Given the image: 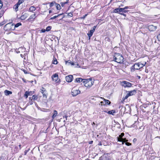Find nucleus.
Listing matches in <instances>:
<instances>
[{"label":"nucleus","mask_w":160,"mask_h":160,"mask_svg":"<svg viewBox=\"0 0 160 160\" xmlns=\"http://www.w3.org/2000/svg\"><path fill=\"white\" fill-rule=\"evenodd\" d=\"M31 98V97H29V99L31 100V101H32V99H31V98Z\"/></svg>","instance_id":"63"},{"label":"nucleus","mask_w":160,"mask_h":160,"mask_svg":"<svg viewBox=\"0 0 160 160\" xmlns=\"http://www.w3.org/2000/svg\"><path fill=\"white\" fill-rule=\"evenodd\" d=\"M4 12L3 11H1L0 12V17H1L3 15Z\"/></svg>","instance_id":"41"},{"label":"nucleus","mask_w":160,"mask_h":160,"mask_svg":"<svg viewBox=\"0 0 160 160\" xmlns=\"http://www.w3.org/2000/svg\"><path fill=\"white\" fill-rule=\"evenodd\" d=\"M32 99L34 100H36L38 99V96L35 95H34L32 97Z\"/></svg>","instance_id":"27"},{"label":"nucleus","mask_w":160,"mask_h":160,"mask_svg":"<svg viewBox=\"0 0 160 160\" xmlns=\"http://www.w3.org/2000/svg\"><path fill=\"white\" fill-rule=\"evenodd\" d=\"M29 150V149H28V150H26L25 151L24 153V155H26L27 154Z\"/></svg>","instance_id":"46"},{"label":"nucleus","mask_w":160,"mask_h":160,"mask_svg":"<svg viewBox=\"0 0 160 160\" xmlns=\"http://www.w3.org/2000/svg\"><path fill=\"white\" fill-rule=\"evenodd\" d=\"M134 8V7L133 6H129V7L126 6L124 8L125 9H131V8Z\"/></svg>","instance_id":"32"},{"label":"nucleus","mask_w":160,"mask_h":160,"mask_svg":"<svg viewBox=\"0 0 160 160\" xmlns=\"http://www.w3.org/2000/svg\"><path fill=\"white\" fill-rule=\"evenodd\" d=\"M136 66L135 64H134V65L132 66V67L131 68V71L132 72H134L135 69H136L135 68Z\"/></svg>","instance_id":"24"},{"label":"nucleus","mask_w":160,"mask_h":160,"mask_svg":"<svg viewBox=\"0 0 160 160\" xmlns=\"http://www.w3.org/2000/svg\"><path fill=\"white\" fill-rule=\"evenodd\" d=\"M129 96H130L128 95V93L123 98V100L124 101L125 99H127Z\"/></svg>","instance_id":"33"},{"label":"nucleus","mask_w":160,"mask_h":160,"mask_svg":"<svg viewBox=\"0 0 160 160\" xmlns=\"http://www.w3.org/2000/svg\"><path fill=\"white\" fill-rule=\"evenodd\" d=\"M29 103L30 105H32L33 104V102L32 101H30Z\"/></svg>","instance_id":"55"},{"label":"nucleus","mask_w":160,"mask_h":160,"mask_svg":"<svg viewBox=\"0 0 160 160\" xmlns=\"http://www.w3.org/2000/svg\"><path fill=\"white\" fill-rule=\"evenodd\" d=\"M101 98L102 99L103 101L105 102V104H103V105H110L111 104V102L108 100H107L104 98Z\"/></svg>","instance_id":"14"},{"label":"nucleus","mask_w":160,"mask_h":160,"mask_svg":"<svg viewBox=\"0 0 160 160\" xmlns=\"http://www.w3.org/2000/svg\"><path fill=\"white\" fill-rule=\"evenodd\" d=\"M115 112V111L113 110H112L110 111H109L107 113L109 114H112L113 115V113H114Z\"/></svg>","instance_id":"22"},{"label":"nucleus","mask_w":160,"mask_h":160,"mask_svg":"<svg viewBox=\"0 0 160 160\" xmlns=\"http://www.w3.org/2000/svg\"><path fill=\"white\" fill-rule=\"evenodd\" d=\"M114 12L115 13H121V12H122L124 13L128 12L129 11V10H125L124 8H117L115 9L114 10Z\"/></svg>","instance_id":"4"},{"label":"nucleus","mask_w":160,"mask_h":160,"mask_svg":"<svg viewBox=\"0 0 160 160\" xmlns=\"http://www.w3.org/2000/svg\"><path fill=\"white\" fill-rule=\"evenodd\" d=\"M52 80L55 82H56L58 79V75L57 73H55L52 76Z\"/></svg>","instance_id":"11"},{"label":"nucleus","mask_w":160,"mask_h":160,"mask_svg":"<svg viewBox=\"0 0 160 160\" xmlns=\"http://www.w3.org/2000/svg\"><path fill=\"white\" fill-rule=\"evenodd\" d=\"M51 12H52V11H51V10H50L49 11V13H51Z\"/></svg>","instance_id":"60"},{"label":"nucleus","mask_w":160,"mask_h":160,"mask_svg":"<svg viewBox=\"0 0 160 160\" xmlns=\"http://www.w3.org/2000/svg\"><path fill=\"white\" fill-rule=\"evenodd\" d=\"M66 81L68 82H71L73 79V77L72 75H69L66 77Z\"/></svg>","instance_id":"9"},{"label":"nucleus","mask_w":160,"mask_h":160,"mask_svg":"<svg viewBox=\"0 0 160 160\" xmlns=\"http://www.w3.org/2000/svg\"><path fill=\"white\" fill-rule=\"evenodd\" d=\"M54 3H56V2H52L50 4V7H52L53 6H54V5H55Z\"/></svg>","instance_id":"39"},{"label":"nucleus","mask_w":160,"mask_h":160,"mask_svg":"<svg viewBox=\"0 0 160 160\" xmlns=\"http://www.w3.org/2000/svg\"><path fill=\"white\" fill-rule=\"evenodd\" d=\"M136 68H135L137 70L139 69L140 68H142V65H141L140 62H138L135 63Z\"/></svg>","instance_id":"13"},{"label":"nucleus","mask_w":160,"mask_h":160,"mask_svg":"<svg viewBox=\"0 0 160 160\" xmlns=\"http://www.w3.org/2000/svg\"><path fill=\"white\" fill-rule=\"evenodd\" d=\"M15 149H16V152H18L19 151V149H18V147H15Z\"/></svg>","instance_id":"47"},{"label":"nucleus","mask_w":160,"mask_h":160,"mask_svg":"<svg viewBox=\"0 0 160 160\" xmlns=\"http://www.w3.org/2000/svg\"><path fill=\"white\" fill-rule=\"evenodd\" d=\"M99 160H111L110 158L109 157L107 156H105V158H103L102 157L100 158Z\"/></svg>","instance_id":"16"},{"label":"nucleus","mask_w":160,"mask_h":160,"mask_svg":"<svg viewBox=\"0 0 160 160\" xmlns=\"http://www.w3.org/2000/svg\"><path fill=\"white\" fill-rule=\"evenodd\" d=\"M31 93V92H28L26 91L25 92V94H24V97H25L26 98H27L28 96L29 95V93Z\"/></svg>","instance_id":"19"},{"label":"nucleus","mask_w":160,"mask_h":160,"mask_svg":"<svg viewBox=\"0 0 160 160\" xmlns=\"http://www.w3.org/2000/svg\"><path fill=\"white\" fill-rule=\"evenodd\" d=\"M23 72H24L25 73H27V72L26 70H24Z\"/></svg>","instance_id":"56"},{"label":"nucleus","mask_w":160,"mask_h":160,"mask_svg":"<svg viewBox=\"0 0 160 160\" xmlns=\"http://www.w3.org/2000/svg\"><path fill=\"white\" fill-rule=\"evenodd\" d=\"M19 5H18L17 3L14 5V8H15L16 11H17L18 10V7Z\"/></svg>","instance_id":"30"},{"label":"nucleus","mask_w":160,"mask_h":160,"mask_svg":"<svg viewBox=\"0 0 160 160\" xmlns=\"http://www.w3.org/2000/svg\"><path fill=\"white\" fill-rule=\"evenodd\" d=\"M146 63V62H145V63H141V65H142V67H143L144 66Z\"/></svg>","instance_id":"49"},{"label":"nucleus","mask_w":160,"mask_h":160,"mask_svg":"<svg viewBox=\"0 0 160 160\" xmlns=\"http://www.w3.org/2000/svg\"><path fill=\"white\" fill-rule=\"evenodd\" d=\"M32 94V92H31V93H29V95H31Z\"/></svg>","instance_id":"59"},{"label":"nucleus","mask_w":160,"mask_h":160,"mask_svg":"<svg viewBox=\"0 0 160 160\" xmlns=\"http://www.w3.org/2000/svg\"><path fill=\"white\" fill-rule=\"evenodd\" d=\"M19 149H21V145H19Z\"/></svg>","instance_id":"61"},{"label":"nucleus","mask_w":160,"mask_h":160,"mask_svg":"<svg viewBox=\"0 0 160 160\" xmlns=\"http://www.w3.org/2000/svg\"><path fill=\"white\" fill-rule=\"evenodd\" d=\"M24 2V0H19L18 2L17 3L18 5H20Z\"/></svg>","instance_id":"35"},{"label":"nucleus","mask_w":160,"mask_h":160,"mask_svg":"<svg viewBox=\"0 0 160 160\" xmlns=\"http://www.w3.org/2000/svg\"><path fill=\"white\" fill-rule=\"evenodd\" d=\"M40 92L42 94L43 98H46L48 95V93L46 89L43 87H42V88L40 89Z\"/></svg>","instance_id":"6"},{"label":"nucleus","mask_w":160,"mask_h":160,"mask_svg":"<svg viewBox=\"0 0 160 160\" xmlns=\"http://www.w3.org/2000/svg\"><path fill=\"white\" fill-rule=\"evenodd\" d=\"M93 142V141H90V142H89V144H92V143Z\"/></svg>","instance_id":"53"},{"label":"nucleus","mask_w":160,"mask_h":160,"mask_svg":"<svg viewBox=\"0 0 160 160\" xmlns=\"http://www.w3.org/2000/svg\"><path fill=\"white\" fill-rule=\"evenodd\" d=\"M71 65L72 66H73L75 65V64L73 62H71Z\"/></svg>","instance_id":"52"},{"label":"nucleus","mask_w":160,"mask_h":160,"mask_svg":"<svg viewBox=\"0 0 160 160\" xmlns=\"http://www.w3.org/2000/svg\"><path fill=\"white\" fill-rule=\"evenodd\" d=\"M122 144H123L125 142H128V140L127 139L125 138H122Z\"/></svg>","instance_id":"31"},{"label":"nucleus","mask_w":160,"mask_h":160,"mask_svg":"<svg viewBox=\"0 0 160 160\" xmlns=\"http://www.w3.org/2000/svg\"><path fill=\"white\" fill-rule=\"evenodd\" d=\"M137 77H138V79H140V78H141V77H140V76H137Z\"/></svg>","instance_id":"57"},{"label":"nucleus","mask_w":160,"mask_h":160,"mask_svg":"<svg viewBox=\"0 0 160 160\" xmlns=\"http://www.w3.org/2000/svg\"><path fill=\"white\" fill-rule=\"evenodd\" d=\"M86 16H87V14L83 16V18H84L86 17Z\"/></svg>","instance_id":"62"},{"label":"nucleus","mask_w":160,"mask_h":160,"mask_svg":"<svg viewBox=\"0 0 160 160\" xmlns=\"http://www.w3.org/2000/svg\"><path fill=\"white\" fill-rule=\"evenodd\" d=\"M23 54H20V56L22 58H23Z\"/></svg>","instance_id":"58"},{"label":"nucleus","mask_w":160,"mask_h":160,"mask_svg":"<svg viewBox=\"0 0 160 160\" xmlns=\"http://www.w3.org/2000/svg\"><path fill=\"white\" fill-rule=\"evenodd\" d=\"M136 90H134L132 91H129L128 94V95H129L130 96L135 95L136 93Z\"/></svg>","instance_id":"12"},{"label":"nucleus","mask_w":160,"mask_h":160,"mask_svg":"<svg viewBox=\"0 0 160 160\" xmlns=\"http://www.w3.org/2000/svg\"><path fill=\"white\" fill-rule=\"evenodd\" d=\"M80 91L78 89L73 88L72 90L71 93L73 96H76L80 93Z\"/></svg>","instance_id":"5"},{"label":"nucleus","mask_w":160,"mask_h":160,"mask_svg":"<svg viewBox=\"0 0 160 160\" xmlns=\"http://www.w3.org/2000/svg\"><path fill=\"white\" fill-rule=\"evenodd\" d=\"M120 14L122 15H123V16H124L125 17H126V15L125 14L123 13H120Z\"/></svg>","instance_id":"51"},{"label":"nucleus","mask_w":160,"mask_h":160,"mask_svg":"<svg viewBox=\"0 0 160 160\" xmlns=\"http://www.w3.org/2000/svg\"><path fill=\"white\" fill-rule=\"evenodd\" d=\"M58 114V112L56 110H54L53 112V114L52 116V118H54L55 117H56Z\"/></svg>","instance_id":"25"},{"label":"nucleus","mask_w":160,"mask_h":160,"mask_svg":"<svg viewBox=\"0 0 160 160\" xmlns=\"http://www.w3.org/2000/svg\"><path fill=\"white\" fill-rule=\"evenodd\" d=\"M19 50L21 52H25L26 49L24 48L20 47L19 48Z\"/></svg>","instance_id":"23"},{"label":"nucleus","mask_w":160,"mask_h":160,"mask_svg":"<svg viewBox=\"0 0 160 160\" xmlns=\"http://www.w3.org/2000/svg\"><path fill=\"white\" fill-rule=\"evenodd\" d=\"M68 16L72 17L73 16V14L72 13H69L68 15Z\"/></svg>","instance_id":"45"},{"label":"nucleus","mask_w":160,"mask_h":160,"mask_svg":"<svg viewBox=\"0 0 160 160\" xmlns=\"http://www.w3.org/2000/svg\"><path fill=\"white\" fill-rule=\"evenodd\" d=\"M114 61L118 63H122L123 62L124 58L121 54L119 53H115L113 56Z\"/></svg>","instance_id":"1"},{"label":"nucleus","mask_w":160,"mask_h":160,"mask_svg":"<svg viewBox=\"0 0 160 160\" xmlns=\"http://www.w3.org/2000/svg\"><path fill=\"white\" fill-rule=\"evenodd\" d=\"M3 6V3L2 1L0 0V9H1Z\"/></svg>","instance_id":"43"},{"label":"nucleus","mask_w":160,"mask_h":160,"mask_svg":"<svg viewBox=\"0 0 160 160\" xmlns=\"http://www.w3.org/2000/svg\"><path fill=\"white\" fill-rule=\"evenodd\" d=\"M27 14L26 13H24L23 15H22L21 16L20 19L21 20H24L27 18Z\"/></svg>","instance_id":"18"},{"label":"nucleus","mask_w":160,"mask_h":160,"mask_svg":"<svg viewBox=\"0 0 160 160\" xmlns=\"http://www.w3.org/2000/svg\"><path fill=\"white\" fill-rule=\"evenodd\" d=\"M117 139H118V141H119V142H122V138H121L119 137H117Z\"/></svg>","instance_id":"42"},{"label":"nucleus","mask_w":160,"mask_h":160,"mask_svg":"<svg viewBox=\"0 0 160 160\" xmlns=\"http://www.w3.org/2000/svg\"><path fill=\"white\" fill-rule=\"evenodd\" d=\"M4 29L6 31L13 30L15 29L14 24L11 22H9L4 26Z\"/></svg>","instance_id":"2"},{"label":"nucleus","mask_w":160,"mask_h":160,"mask_svg":"<svg viewBox=\"0 0 160 160\" xmlns=\"http://www.w3.org/2000/svg\"><path fill=\"white\" fill-rule=\"evenodd\" d=\"M16 52L17 53H19L20 52V51L19 50V48L17 50H16Z\"/></svg>","instance_id":"48"},{"label":"nucleus","mask_w":160,"mask_h":160,"mask_svg":"<svg viewBox=\"0 0 160 160\" xmlns=\"http://www.w3.org/2000/svg\"><path fill=\"white\" fill-rule=\"evenodd\" d=\"M124 143H125V144L128 146H130L131 145V143H130L129 142H125Z\"/></svg>","instance_id":"38"},{"label":"nucleus","mask_w":160,"mask_h":160,"mask_svg":"<svg viewBox=\"0 0 160 160\" xmlns=\"http://www.w3.org/2000/svg\"><path fill=\"white\" fill-rule=\"evenodd\" d=\"M55 5L56 6V7L57 9L58 10H60L61 8V7L60 4L56 3H54Z\"/></svg>","instance_id":"20"},{"label":"nucleus","mask_w":160,"mask_h":160,"mask_svg":"<svg viewBox=\"0 0 160 160\" xmlns=\"http://www.w3.org/2000/svg\"><path fill=\"white\" fill-rule=\"evenodd\" d=\"M157 38L158 40L160 41V34H159L157 36Z\"/></svg>","instance_id":"44"},{"label":"nucleus","mask_w":160,"mask_h":160,"mask_svg":"<svg viewBox=\"0 0 160 160\" xmlns=\"http://www.w3.org/2000/svg\"><path fill=\"white\" fill-rule=\"evenodd\" d=\"M71 61H70L69 60L66 61V64L68 65H69L71 64Z\"/></svg>","instance_id":"37"},{"label":"nucleus","mask_w":160,"mask_h":160,"mask_svg":"<svg viewBox=\"0 0 160 160\" xmlns=\"http://www.w3.org/2000/svg\"><path fill=\"white\" fill-rule=\"evenodd\" d=\"M4 92L6 96L10 94H12V92L11 91H9L7 90H6L4 91Z\"/></svg>","instance_id":"17"},{"label":"nucleus","mask_w":160,"mask_h":160,"mask_svg":"<svg viewBox=\"0 0 160 160\" xmlns=\"http://www.w3.org/2000/svg\"><path fill=\"white\" fill-rule=\"evenodd\" d=\"M36 10V8L33 6H31L29 9V11L31 12H33L35 11Z\"/></svg>","instance_id":"21"},{"label":"nucleus","mask_w":160,"mask_h":160,"mask_svg":"<svg viewBox=\"0 0 160 160\" xmlns=\"http://www.w3.org/2000/svg\"><path fill=\"white\" fill-rule=\"evenodd\" d=\"M36 14H33L30 16L29 18V19H34L36 17Z\"/></svg>","instance_id":"28"},{"label":"nucleus","mask_w":160,"mask_h":160,"mask_svg":"<svg viewBox=\"0 0 160 160\" xmlns=\"http://www.w3.org/2000/svg\"><path fill=\"white\" fill-rule=\"evenodd\" d=\"M84 79H83L81 78H77L76 79L75 81V82H83Z\"/></svg>","instance_id":"15"},{"label":"nucleus","mask_w":160,"mask_h":160,"mask_svg":"<svg viewBox=\"0 0 160 160\" xmlns=\"http://www.w3.org/2000/svg\"><path fill=\"white\" fill-rule=\"evenodd\" d=\"M124 133L122 132L121 133L120 135H119V137L121 138H122L124 136Z\"/></svg>","instance_id":"40"},{"label":"nucleus","mask_w":160,"mask_h":160,"mask_svg":"<svg viewBox=\"0 0 160 160\" xmlns=\"http://www.w3.org/2000/svg\"><path fill=\"white\" fill-rule=\"evenodd\" d=\"M83 83L84 86L87 88L91 87L93 84V82L91 79H84Z\"/></svg>","instance_id":"3"},{"label":"nucleus","mask_w":160,"mask_h":160,"mask_svg":"<svg viewBox=\"0 0 160 160\" xmlns=\"http://www.w3.org/2000/svg\"><path fill=\"white\" fill-rule=\"evenodd\" d=\"M53 63L54 64H57L58 63V61L56 58H55L54 59H53Z\"/></svg>","instance_id":"36"},{"label":"nucleus","mask_w":160,"mask_h":160,"mask_svg":"<svg viewBox=\"0 0 160 160\" xmlns=\"http://www.w3.org/2000/svg\"><path fill=\"white\" fill-rule=\"evenodd\" d=\"M22 25V24L20 22L16 24L15 25H14V26L15 27V29L16 28H18L20 26Z\"/></svg>","instance_id":"29"},{"label":"nucleus","mask_w":160,"mask_h":160,"mask_svg":"<svg viewBox=\"0 0 160 160\" xmlns=\"http://www.w3.org/2000/svg\"><path fill=\"white\" fill-rule=\"evenodd\" d=\"M148 28L149 30L151 31H155L157 28V27L154 26L152 25H150L148 26Z\"/></svg>","instance_id":"10"},{"label":"nucleus","mask_w":160,"mask_h":160,"mask_svg":"<svg viewBox=\"0 0 160 160\" xmlns=\"http://www.w3.org/2000/svg\"><path fill=\"white\" fill-rule=\"evenodd\" d=\"M51 29V27L48 26L46 28V31H49Z\"/></svg>","instance_id":"34"},{"label":"nucleus","mask_w":160,"mask_h":160,"mask_svg":"<svg viewBox=\"0 0 160 160\" xmlns=\"http://www.w3.org/2000/svg\"><path fill=\"white\" fill-rule=\"evenodd\" d=\"M42 32H44L46 31V29H42L41 30Z\"/></svg>","instance_id":"50"},{"label":"nucleus","mask_w":160,"mask_h":160,"mask_svg":"<svg viewBox=\"0 0 160 160\" xmlns=\"http://www.w3.org/2000/svg\"><path fill=\"white\" fill-rule=\"evenodd\" d=\"M68 117L66 116H65V118H66V119L67 120V118Z\"/></svg>","instance_id":"64"},{"label":"nucleus","mask_w":160,"mask_h":160,"mask_svg":"<svg viewBox=\"0 0 160 160\" xmlns=\"http://www.w3.org/2000/svg\"><path fill=\"white\" fill-rule=\"evenodd\" d=\"M62 14H59L57 16H54L53 17H51L50 18V19L51 20L54 19L58 17V16H60V15H61Z\"/></svg>","instance_id":"26"},{"label":"nucleus","mask_w":160,"mask_h":160,"mask_svg":"<svg viewBox=\"0 0 160 160\" xmlns=\"http://www.w3.org/2000/svg\"><path fill=\"white\" fill-rule=\"evenodd\" d=\"M100 103L102 105H103V104H104V102L102 101Z\"/></svg>","instance_id":"54"},{"label":"nucleus","mask_w":160,"mask_h":160,"mask_svg":"<svg viewBox=\"0 0 160 160\" xmlns=\"http://www.w3.org/2000/svg\"><path fill=\"white\" fill-rule=\"evenodd\" d=\"M96 28V26H94L93 27V29L90 31L87 34L89 37V39H90L91 37L92 36L93 32L95 31V29Z\"/></svg>","instance_id":"8"},{"label":"nucleus","mask_w":160,"mask_h":160,"mask_svg":"<svg viewBox=\"0 0 160 160\" xmlns=\"http://www.w3.org/2000/svg\"><path fill=\"white\" fill-rule=\"evenodd\" d=\"M121 84L122 85L124 88L131 87L132 85V84L131 83L126 81H123L122 82Z\"/></svg>","instance_id":"7"}]
</instances>
